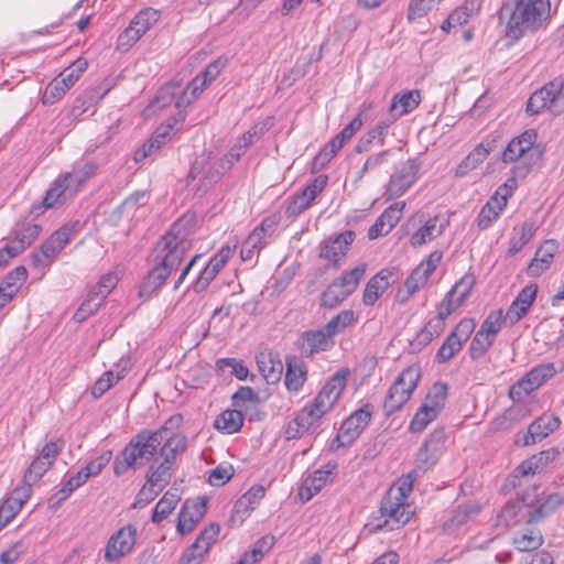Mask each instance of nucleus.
<instances>
[{"mask_svg": "<svg viewBox=\"0 0 564 564\" xmlns=\"http://www.w3.org/2000/svg\"><path fill=\"white\" fill-rule=\"evenodd\" d=\"M188 225L189 220L185 218L176 220L156 242L151 256L152 269L140 286L141 297H150L183 261L192 247Z\"/></svg>", "mask_w": 564, "mask_h": 564, "instance_id": "obj_1", "label": "nucleus"}, {"mask_svg": "<svg viewBox=\"0 0 564 564\" xmlns=\"http://www.w3.org/2000/svg\"><path fill=\"white\" fill-rule=\"evenodd\" d=\"M186 436L172 432L165 425L155 431L141 430L124 446L113 462L117 476L126 474L129 468H139L161 455L171 442H182Z\"/></svg>", "mask_w": 564, "mask_h": 564, "instance_id": "obj_2", "label": "nucleus"}, {"mask_svg": "<svg viewBox=\"0 0 564 564\" xmlns=\"http://www.w3.org/2000/svg\"><path fill=\"white\" fill-rule=\"evenodd\" d=\"M550 0H516L505 3L501 18L508 17L506 35L516 41L529 32L540 29L550 18Z\"/></svg>", "mask_w": 564, "mask_h": 564, "instance_id": "obj_3", "label": "nucleus"}, {"mask_svg": "<svg viewBox=\"0 0 564 564\" xmlns=\"http://www.w3.org/2000/svg\"><path fill=\"white\" fill-rule=\"evenodd\" d=\"M536 138L534 130H525L513 138L502 152L501 160L505 163H514L511 173L520 178H525L542 160L543 151L535 144Z\"/></svg>", "mask_w": 564, "mask_h": 564, "instance_id": "obj_4", "label": "nucleus"}, {"mask_svg": "<svg viewBox=\"0 0 564 564\" xmlns=\"http://www.w3.org/2000/svg\"><path fill=\"white\" fill-rule=\"evenodd\" d=\"M232 167L228 156L214 160L209 156L197 158L187 176L188 185H191L196 193H206L213 185H215L223 175Z\"/></svg>", "mask_w": 564, "mask_h": 564, "instance_id": "obj_5", "label": "nucleus"}, {"mask_svg": "<svg viewBox=\"0 0 564 564\" xmlns=\"http://www.w3.org/2000/svg\"><path fill=\"white\" fill-rule=\"evenodd\" d=\"M420 379L421 368L419 365L406 367L397 377L383 402V411L387 415L395 413L410 400Z\"/></svg>", "mask_w": 564, "mask_h": 564, "instance_id": "obj_6", "label": "nucleus"}, {"mask_svg": "<svg viewBox=\"0 0 564 564\" xmlns=\"http://www.w3.org/2000/svg\"><path fill=\"white\" fill-rule=\"evenodd\" d=\"M380 512L384 520L371 527L368 524L367 527L370 532L393 531L399 529L408 523L413 514V510L410 505L405 503V499L389 490L381 500Z\"/></svg>", "mask_w": 564, "mask_h": 564, "instance_id": "obj_7", "label": "nucleus"}, {"mask_svg": "<svg viewBox=\"0 0 564 564\" xmlns=\"http://www.w3.org/2000/svg\"><path fill=\"white\" fill-rule=\"evenodd\" d=\"M543 110H549L555 116L564 112V82L562 79H554L545 84L530 96L527 102V112L538 115Z\"/></svg>", "mask_w": 564, "mask_h": 564, "instance_id": "obj_8", "label": "nucleus"}, {"mask_svg": "<svg viewBox=\"0 0 564 564\" xmlns=\"http://www.w3.org/2000/svg\"><path fill=\"white\" fill-rule=\"evenodd\" d=\"M187 447V437L182 440V442H171L167 447L161 452L160 458L162 462L160 464L153 463L150 465L145 478L147 485L151 488H158V490H162L165 486H167L172 478V469L176 462V457L182 455Z\"/></svg>", "mask_w": 564, "mask_h": 564, "instance_id": "obj_9", "label": "nucleus"}, {"mask_svg": "<svg viewBox=\"0 0 564 564\" xmlns=\"http://www.w3.org/2000/svg\"><path fill=\"white\" fill-rule=\"evenodd\" d=\"M556 373L554 364H541L533 367L509 389V398L513 402H521L532 391L539 389Z\"/></svg>", "mask_w": 564, "mask_h": 564, "instance_id": "obj_10", "label": "nucleus"}, {"mask_svg": "<svg viewBox=\"0 0 564 564\" xmlns=\"http://www.w3.org/2000/svg\"><path fill=\"white\" fill-rule=\"evenodd\" d=\"M348 376V370L336 372L315 397L314 402L307 411L318 421L336 403L341 394Z\"/></svg>", "mask_w": 564, "mask_h": 564, "instance_id": "obj_11", "label": "nucleus"}, {"mask_svg": "<svg viewBox=\"0 0 564 564\" xmlns=\"http://www.w3.org/2000/svg\"><path fill=\"white\" fill-rule=\"evenodd\" d=\"M87 61L76 59L69 67L54 78L46 87L42 97L43 104L52 105L61 99L66 91L77 82L80 74L87 68Z\"/></svg>", "mask_w": 564, "mask_h": 564, "instance_id": "obj_12", "label": "nucleus"}, {"mask_svg": "<svg viewBox=\"0 0 564 564\" xmlns=\"http://www.w3.org/2000/svg\"><path fill=\"white\" fill-rule=\"evenodd\" d=\"M276 226L278 219L275 216L265 217L243 241L240 250L241 259L252 261L257 258L259 252L268 245Z\"/></svg>", "mask_w": 564, "mask_h": 564, "instance_id": "obj_13", "label": "nucleus"}, {"mask_svg": "<svg viewBox=\"0 0 564 564\" xmlns=\"http://www.w3.org/2000/svg\"><path fill=\"white\" fill-rule=\"evenodd\" d=\"M137 541V528L128 524L113 533L105 547V560L116 562L131 553Z\"/></svg>", "mask_w": 564, "mask_h": 564, "instance_id": "obj_14", "label": "nucleus"}, {"mask_svg": "<svg viewBox=\"0 0 564 564\" xmlns=\"http://www.w3.org/2000/svg\"><path fill=\"white\" fill-rule=\"evenodd\" d=\"M355 238L356 234L352 230H347L319 245V258L328 262L326 269L339 268V260L345 257Z\"/></svg>", "mask_w": 564, "mask_h": 564, "instance_id": "obj_15", "label": "nucleus"}, {"mask_svg": "<svg viewBox=\"0 0 564 564\" xmlns=\"http://www.w3.org/2000/svg\"><path fill=\"white\" fill-rule=\"evenodd\" d=\"M371 419V405L366 404L346 419L337 434L339 446L350 445L366 429Z\"/></svg>", "mask_w": 564, "mask_h": 564, "instance_id": "obj_16", "label": "nucleus"}, {"mask_svg": "<svg viewBox=\"0 0 564 564\" xmlns=\"http://www.w3.org/2000/svg\"><path fill=\"white\" fill-rule=\"evenodd\" d=\"M419 172V165L415 160H408L401 163L391 175L386 189L388 199L403 195L414 183Z\"/></svg>", "mask_w": 564, "mask_h": 564, "instance_id": "obj_17", "label": "nucleus"}, {"mask_svg": "<svg viewBox=\"0 0 564 564\" xmlns=\"http://www.w3.org/2000/svg\"><path fill=\"white\" fill-rule=\"evenodd\" d=\"M446 435L443 429L434 430L420 447L414 468H422V475L440 458Z\"/></svg>", "mask_w": 564, "mask_h": 564, "instance_id": "obj_18", "label": "nucleus"}, {"mask_svg": "<svg viewBox=\"0 0 564 564\" xmlns=\"http://www.w3.org/2000/svg\"><path fill=\"white\" fill-rule=\"evenodd\" d=\"M184 120L185 116L180 111L177 117H171L165 124L159 126L152 137L135 152L134 160L139 162L161 149L170 140L174 126Z\"/></svg>", "mask_w": 564, "mask_h": 564, "instance_id": "obj_19", "label": "nucleus"}, {"mask_svg": "<svg viewBox=\"0 0 564 564\" xmlns=\"http://www.w3.org/2000/svg\"><path fill=\"white\" fill-rule=\"evenodd\" d=\"M207 510V500L199 497L196 500H186L180 511L177 531L182 535L193 531L195 525L202 520Z\"/></svg>", "mask_w": 564, "mask_h": 564, "instance_id": "obj_20", "label": "nucleus"}, {"mask_svg": "<svg viewBox=\"0 0 564 564\" xmlns=\"http://www.w3.org/2000/svg\"><path fill=\"white\" fill-rule=\"evenodd\" d=\"M181 87L178 85H166L158 91L155 98L151 101V104L147 108L148 113H156L172 104L175 105L176 108H182L189 105L194 99L187 98L186 91H182L181 96Z\"/></svg>", "mask_w": 564, "mask_h": 564, "instance_id": "obj_21", "label": "nucleus"}, {"mask_svg": "<svg viewBox=\"0 0 564 564\" xmlns=\"http://www.w3.org/2000/svg\"><path fill=\"white\" fill-rule=\"evenodd\" d=\"M361 126L362 120L360 116L354 118L338 134L332 138L319 154L316 155L315 164L318 162H321V164L329 162L343 145L361 128Z\"/></svg>", "mask_w": 564, "mask_h": 564, "instance_id": "obj_22", "label": "nucleus"}, {"mask_svg": "<svg viewBox=\"0 0 564 564\" xmlns=\"http://www.w3.org/2000/svg\"><path fill=\"white\" fill-rule=\"evenodd\" d=\"M333 339L323 327L302 333L297 340V346L301 352L306 357L326 351L333 346Z\"/></svg>", "mask_w": 564, "mask_h": 564, "instance_id": "obj_23", "label": "nucleus"}, {"mask_svg": "<svg viewBox=\"0 0 564 564\" xmlns=\"http://www.w3.org/2000/svg\"><path fill=\"white\" fill-rule=\"evenodd\" d=\"M536 292V284H529L524 286L520 291L516 300L509 306L505 315V321L508 322L510 325H513L517 322H519L531 307L533 301L535 300Z\"/></svg>", "mask_w": 564, "mask_h": 564, "instance_id": "obj_24", "label": "nucleus"}, {"mask_svg": "<svg viewBox=\"0 0 564 564\" xmlns=\"http://www.w3.org/2000/svg\"><path fill=\"white\" fill-rule=\"evenodd\" d=\"M555 240H545L535 251L533 259L530 261L527 273L530 276H539L546 271L553 262L557 251Z\"/></svg>", "mask_w": 564, "mask_h": 564, "instance_id": "obj_25", "label": "nucleus"}, {"mask_svg": "<svg viewBox=\"0 0 564 564\" xmlns=\"http://www.w3.org/2000/svg\"><path fill=\"white\" fill-rule=\"evenodd\" d=\"M76 185H74L70 180H66V173L57 177L52 186L46 191V194L43 198V206L45 208H52L57 203L68 197H72L75 193H77Z\"/></svg>", "mask_w": 564, "mask_h": 564, "instance_id": "obj_26", "label": "nucleus"}, {"mask_svg": "<svg viewBox=\"0 0 564 564\" xmlns=\"http://www.w3.org/2000/svg\"><path fill=\"white\" fill-rule=\"evenodd\" d=\"M226 58H218L210 63L203 73L197 75L192 83L188 85L193 99H196L198 95L205 89V87L216 79L224 67L226 66Z\"/></svg>", "mask_w": 564, "mask_h": 564, "instance_id": "obj_27", "label": "nucleus"}, {"mask_svg": "<svg viewBox=\"0 0 564 564\" xmlns=\"http://www.w3.org/2000/svg\"><path fill=\"white\" fill-rule=\"evenodd\" d=\"M29 488L15 489L0 506V530L20 511L28 499Z\"/></svg>", "mask_w": 564, "mask_h": 564, "instance_id": "obj_28", "label": "nucleus"}, {"mask_svg": "<svg viewBox=\"0 0 564 564\" xmlns=\"http://www.w3.org/2000/svg\"><path fill=\"white\" fill-rule=\"evenodd\" d=\"M257 365L268 383H275L281 379L284 366L278 355L261 352L257 357Z\"/></svg>", "mask_w": 564, "mask_h": 564, "instance_id": "obj_29", "label": "nucleus"}, {"mask_svg": "<svg viewBox=\"0 0 564 564\" xmlns=\"http://www.w3.org/2000/svg\"><path fill=\"white\" fill-rule=\"evenodd\" d=\"M421 102L419 90H409L402 95H395L392 98L389 113L393 120L413 111Z\"/></svg>", "mask_w": 564, "mask_h": 564, "instance_id": "obj_30", "label": "nucleus"}, {"mask_svg": "<svg viewBox=\"0 0 564 564\" xmlns=\"http://www.w3.org/2000/svg\"><path fill=\"white\" fill-rule=\"evenodd\" d=\"M393 273L389 270H381L366 284L362 301L366 305H373L379 296L389 288L390 278Z\"/></svg>", "mask_w": 564, "mask_h": 564, "instance_id": "obj_31", "label": "nucleus"}, {"mask_svg": "<svg viewBox=\"0 0 564 564\" xmlns=\"http://www.w3.org/2000/svg\"><path fill=\"white\" fill-rule=\"evenodd\" d=\"M512 543L518 551L530 552L542 545L543 535L539 529L533 527V524H528L527 528L514 533Z\"/></svg>", "mask_w": 564, "mask_h": 564, "instance_id": "obj_32", "label": "nucleus"}, {"mask_svg": "<svg viewBox=\"0 0 564 564\" xmlns=\"http://www.w3.org/2000/svg\"><path fill=\"white\" fill-rule=\"evenodd\" d=\"M446 226V219H442L437 216L429 219L423 227H421L416 232L412 235L411 245L413 247H420L427 241H431L432 239L440 236Z\"/></svg>", "mask_w": 564, "mask_h": 564, "instance_id": "obj_33", "label": "nucleus"}, {"mask_svg": "<svg viewBox=\"0 0 564 564\" xmlns=\"http://www.w3.org/2000/svg\"><path fill=\"white\" fill-rule=\"evenodd\" d=\"M317 420L307 411V408L301 410L285 427L286 440H296L310 432Z\"/></svg>", "mask_w": 564, "mask_h": 564, "instance_id": "obj_34", "label": "nucleus"}, {"mask_svg": "<svg viewBox=\"0 0 564 564\" xmlns=\"http://www.w3.org/2000/svg\"><path fill=\"white\" fill-rule=\"evenodd\" d=\"M564 505V496L555 492L546 497V499L529 511L527 514V524H535L541 522L546 516L554 512L558 507Z\"/></svg>", "mask_w": 564, "mask_h": 564, "instance_id": "obj_35", "label": "nucleus"}, {"mask_svg": "<svg viewBox=\"0 0 564 564\" xmlns=\"http://www.w3.org/2000/svg\"><path fill=\"white\" fill-rule=\"evenodd\" d=\"M284 383L291 391H299L306 380V366L294 357H288Z\"/></svg>", "mask_w": 564, "mask_h": 564, "instance_id": "obj_36", "label": "nucleus"}, {"mask_svg": "<svg viewBox=\"0 0 564 564\" xmlns=\"http://www.w3.org/2000/svg\"><path fill=\"white\" fill-rule=\"evenodd\" d=\"M392 121H379L372 129H370L365 135H362L355 150L358 153L366 152L370 150L373 142H377L380 145L384 143V137L388 133Z\"/></svg>", "mask_w": 564, "mask_h": 564, "instance_id": "obj_37", "label": "nucleus"}, {"mask_svg": "<svg viewBox=\"0 0 564 564\" xmlns=\"http://www.w3.org/2000/svg\"><path fill=\"white\" fill-rule=\"evenodd\" d=\"M329 471L317 469L306 477L300 488L299 495L304 501H308L326 485Z\"/></svg>", "mask_w": 564, "mask_h": 564, "instance_id": "obj_38", "label": "nucleus"}, {"mask_svg": "<svg viewBox=\"0 0 564 564\" xmlns=\"http://www.w3.org/2000/svg\"><path fill=\"white\" fill-rule=\"evenodd\" d=\"M243 425L242 411L239 409L226 410L220 413L215 422L214 426L224 433L234 434L238 432Z\"/></svg>", "mask_w": 564, "mask_h": 564, "instance_id": "obj_39", "label": "nucleus"}, {"mask_svg": "<svg viewBox=\"0 0 564 564\" xmlns=\"http://www.w3.org/2000/svg\"><path fill=\"white\" fill-rule=\"evenodd\" d=\"M41 230V226L35 224L19 225L14 230V238L11 242L17 248L14 251L21 253L40 236Z\"/></svg>", "mask_w": 564, "mask_h": 564, "instance_id": "obj_40", "label": "nucleus"}, {"mask_svg": "<svg viewBox=\"0 0 564 564\" xmlns=\"http://www.w3.org/2000/svg\"><path fill=\"white\" fill-rule=\"evenodd\" d=\"M561 425L558 416L550 413H544L535 419L528 427L531 430L535 438L540 442Z\"/></svg>", "mask_w": 564, "mask_h": 564, "instance_id": "obj_41", "label": "nucleus"}, {"mask_svg": "<svg viewBox=\"0 0 564 564\" xmlns=\"http://www.w3.org/2000/svg\"><path fill=\"white\" fill-rule=\"evenodd\" d=\"M535 228L532 223L525 221L519 229H514V234L509 241L508 254H517L534 236Z\"/></svg>", "mask_w": 564, "mask_h": 564, "instance_id": "obj_42", "label": "nucleus"}, {"mask_svg": "<svg viewBox=\"0 0 564 564\" xmlns=\"http://www.w3.org/2000/svg\"><path fill=\"white\" fill-rule=\"evenodd\" d=\"M261 132L258 131L257 127L249 129L246 133H243L237 142L231 147L229 152L224 156H228V161H230L231 165L237 162L241 155L247 151V149L253 144L254 139L259 138Z\"/></svg>", "mask_w": 564, "mask_h": 564, "instance_id": "obj_43", "label": "nucleus"}, {"mask_svg": "<svg viewBox=\"0 0 564 564\" xmlns=\"http://www.w3.org/2000/svg\"><path fill=\"white\" fill-rule=\"evenodd\" d=\"M506 206L507 205H502L500 200L492 195L478 214V227L480 229H487Z\"/></svg>", "mask_w": 564, "mask_h": 564, "instance_id": "obj_44", "label": "nucleus"}, {"mask_svg": "<svg viewBox=\"0 0 564 564\" xmlns=\"http://www.w3.org/2000/svg\"><path fill=\"white\" fill-rule=\"evenodd\" d=\"M365 272L366 264L361 263L355 267L354 269L343 273L333 283L337 284V286L341 289V291H345L348 295H350L357 289Z\"/></svg>", "mask_w": 564, "mask_h": 564, "instance_id": "obj_45", "label": "nucleus"}, {"mask_svg": "<svg viewBox=\"0 0 564 564\" xmlns=\"http://www.w3.org/2000/svg\"><path fill=\"white\" fill-rule=\"evenodd\" d=\"M178 501L180 496L176 492L166 491L153 510L152 522L160 523L166 519L173 512Z\"/></svg>", "mask_w": 564, "mask_h": 564, "instance_id": "obj_46", "label": "nucleus"}, {"mask_svg": "<svg viewBox=\"0 0 564 564\" xmlns=\"http://www.w3.org/2000/svg\"><path fill=\"white\" fill-rule=\"evenodd\" d=\"M489 155V151L482 145H477L456 167V176H464L484 162Z\"/></svg>", "mask_w": 564, "mask_h": 564, "instance_id": "obj_47", "label": "nucleus"}, {"mask_svg": "<svg viewBox=\"0 0 564 564\" xmlns=\"http://www.w3.org/2000/svg\"><path fill=\"white\" fill-rule=\"evenodd\" d=\"M446 395L447 386L443 382H435L427 392L422 405L440 414L441 410L444 408Z\"/></svg>", "mask_w": 564, "mask_h": 564, "instance_id": "obj_48", "label": "nucleus"}, {"mask_svg": "<svg viewBox=\"0 0 564 564\" xmlns=\"http://www.w3.org/2000/svg\"><path fill=\"white\" fill-rule=\"evenodd\" d=\"M260 403L258 393L251 387H240L232 395V404L241 411H248Z\"/></svg>", "mask_w": 564, "mask_h": 564, "instance_id": "obj_49", "label": "nucleus"}, {"mask_svg": "<svg viewBox=\"0 0 564 564\" xmlns=\"http://www.w3.org/2000/svg\"><path fill=\"white\" fill-rule=\"evenodd\" d=\"M105 300L99 295L95 294L94 291H89L84 302L74 313V319L77 323H82L87 319L91 314L96 313L98 308L101 306Z\"/></svg>", "mask_w": 564, "mask_h": 564, "instance_id": "obj_50", "label": "nucleus"}, {"mask_svg": "<svg viewBox=\"0 0 564 564\" xmlns=\"http://www.w3.org/2000/svg\"><path fill=\"white\" fill-rule=\"evenodd\" d=\"M355 321V314L350 310L339 312L323 328L333 339V337L351 325Z\"/></svg>", "mask_w": 564, "mask_h": 564, "instance_id": "obj_51", "label": "nucleus"}, {"mask_svg": "<svg viewBox=\"0 0 564 564\" xmlns=\"http://www.w3.org/2000/svg\"><path fill=\"white\" fill-rule=\"evenodd\" d=\"M389 155L390 151L388 150L369 155L364 165L357 172L356 181L359 182L366 174L379 171L383 164L388 163Z\"/></svg>", "mask_w": 564, "mask_h": 564, "instance_id": "obj_52", "label": "nucleus"}, {"mask_svg": "<svg viewBox=\"0 0 564 564\" xmlns=\"http://www.w3.org/2000/svg\"><path fill=\"white\" fill-rule=\"evenodd\" d=\"M422 475V468H413L408 475L402 476L397 485L389 488V491L401 498L408 499L413 489L414 481Z\"/></svg>", "mask_w": 564, "mask_h": 564, "instance_id": "obj_53", "label": "nucleus"}, {"mask_svg": "<svg viewBox=\"0 0 564 564\" xmlns=\"http://www.w3.org/2000/svg\"><path fill=\"white\" fill-rule=\"evenodd\" d=\"M503 322L506 321L502 316V310L492 311L481 323L478 332L496 340Z\"/></svg>", "mask_w": 564, "mask_h": 564, "instance_id": "obj_54", "label": "nucleus"}, {"mask_svg": "<svg viewBox=\"0 0 564 564\" xmlns=\"http://www.w3.org/2000/svg\"><path fill=\"white\" fill-rule=\"evenodd\" d=\"M494 343L495 340L492 338L477 330L468 348L470 359L475 361L482 358Z\"/></svg>", "mask_w": 564, "mask_h": 564, "instance_id": "obj_55", "label": "nucleus"}, {"mask_svg": "<svg viewBox=\"0 0 564 564\" xmlns=\"http://www.w3.org/2000/svg\"><path fill=\"white\" fill-rule=\"evenodd\" d=\"M480 511V508L476 503H468L464 506H459L447 521V525L449 528L460 527L465 524L470 519L475 518Z\"/></svg>", "mask_w": 564, "mask_h": 564, "instance_id": "obj_56", "label": "nucleus"}, {"mask_svg": "<svg viewBox=\"0 0 564 564\" xmlns=\"http://www.w3.org/2000/svg\"><path fill=\"white\" fill-rule=\"evenodd\" d=\"M50 466V462L44 460L39 456L31 463L23 478L25 484L24 488H29V492L31 491V486L41 479Z\"/></svg>", "mask_w": 564, "mask_h": 564, "instance_id": "obj_57", "label": "nucleus"}, {"mask_svg": "<svg viewBox=\"0 0 564 564\" xmlns=\"http://www.w3.org/2000/svg\"><path fill=\"white\" fill-rule=\"evenodd\" d=\"M26 278L28 271L25 267H17L4 276L0 288H6V291L15 295Z\"/></svg>", "mask_w": 564, "mask_h": 564, "instance_id": "obj_58", "label": "nucleus"}, {"mask_svg": "<svg viewBox=\"0 0 564 564\" xmlns=\"http://www.w3.org/2000/svg\"><path fill=\"white\" fill-rule=\"evenodd\" d=\"M463 344L464 343L449 334L437 350V362L445 364L449 361L462 349Z\"/></svg>", "mask_w": 564, "mask_h": 564, "instance_id": "obj_59", "label": "nucleus"}, {"mask_svg": "<svg viewBox=\"0 0 564 564\" xmlns=\"http://www.w3.org/2000/svg\"><path fill=\"white\" fill-rule=\"evenodd\" d=\"M475 283V279L473 275H465L447 293L451 297H453L457 304L462 305L466 299L469 296L473 286Z\"/></svg>", "mask_w": 564, "mask_h": 564, "instance_id": "obj_60", "label": "nucleus"}, {"mask_svg": "<svg viewBox=\"0 0 564 564\" xmlns=\"http://www.w3.org/2000/svg\"><path fill=\"white\" fill-rule=\"evenodd\" d=\"M438 413L434 410L421 405L410 423V430L413 433L422 432L432 421L437 417Z\"/></svg>", "mask_w": 564, "mask_h": 564, "instance_id": "obj_61", "label": "nucleus"}, {"mask_svg": "<svg viewBox=\"0 0 564 564\" xmlns=\"http://www.w3.org/2000/svg\"><path fill=\"white\" fill-rule=\"evenodd\" d=\"M160 19V11L153 8H147L141 10L135 17L132 19L131 23L141 30L142 34L145 32Z\"/></svg>", "mask_w": 564, "mask_h": 564, "instance_id": "obj_62", "label": "nucleus"}, {"mask_svg": "<svg viewBox=\"0 0 564 564\" xmlns=\"http://www.w3.org/2000/svg\"><path fill=\"white\" fill-rule=\"evenodd\" d=\"M123 376L120 373L115 375L112 370L106 371L91 387V394L95 399L100 398L107 392L115 383H117Z\"/></svg>", "mask_w": 564, "mask_h": 564, "instance_id": "obj_63", "label": "nucleus"}, {"mask_svg": "<svg viewBox=\"0 0 564 564\" xmlns=\"http://www.w3.org/2000/svg\"><path fill=\"white\" fill-rule=\"evenodd\" d=\"M235 475V469L230 464H219L216 468L210 470L208 476V482L212 486H224Z\"/></svg>", "mask_w": 564, "mask_h": 564, "instance_id": "obj_64", "label": "nucleus"}]
</instances>
